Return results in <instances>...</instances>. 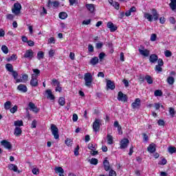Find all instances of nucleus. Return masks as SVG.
Wrapping results in <instances>:
<instances>
[{
	"label": "nucleus",
	"mask_w": 176,
	"mask_h": 176,
	"mask_svg": "<svg viewBox=\"0 0 176 176\" xmlns=\"http://www.w3.org/2000/svg\"><path fill=\"white\" fill-rule=\"evenodd\" d=\"M152 12V14H149V13H144V17L145 19H146L148 20V21H150L151 23V21H157V20H159V13H157V10H156V9L153 8L151 10Z\"/></svg>",
	"instance_id": "nucleus-1"
},
{
	"label": "nucleus",
	"mask_w": 176,
	"mask_h": 176,
	"mask_svg": "<svg viewBox=\"0 0 176 176\" xmlns=\"http://www.w3.org/2000/svg\"><path fill=\"white\" fill-rule=\"evenodd\" d=\"M84 80L85 82V85L87 87H91V83H93V76L91 75V73H86L84 75Z\"/></svg>",
	"instance_id": "nucleus-2"
},
{
	"label": "nucleus",
	"mask_w": 176,
	"mask_h": 176,
	"mask_svg": "<svg viewBox=\"0 0 176 176\" xmlns=\"http://www.w3.org/2000/svg\"><path fill=\"white\" fill-rule=\"evenodd\" d=\"M51 133L54 135L55 140H60V134H58V128L56 124H52L50 127Z\"/></svg>",
	"instance_id": "nucleus-3"
},
{
	"label": "nucleus",
	"mask_w": 176,
	"mask_h": 176,
	"mask_svg": "<svg viewBox=\"0 0 176 176\" xmlns=\"http://www.w3.org/2000/svg\"><path fill=\"white\" fill-rule=\"evenodd\" d=\"M6 69H7V71H8V72H12L14 79H16V78L19 76V73L13 69L12 64L7 63L6 65Z\"/></svg>",
	"instance_id": "nucleus-4"
},
{
	"label": "nucleus",
	"mask_w": 176,
	"mask_h": 176,
	"mask_svg": "<svg viewBox=\"0 0 176 176\" xmlns=\"http://www.w3.org/2000/svg\"><path fill=\"white\" fill-rule=\"evenodd\" d=\"M93 131L95 133H98L100 131V129H101V122L99 119L96 118L94 122H93Z\"/></svg>",
	"instance_id": "nucleus-5"
},
{
	"label": "nucleus",
	"mask_w": 176,
	"mask_h": 176,
	"mask_svg": "<svg viewBox=\"0 0 176 176\" xmlns=\"http://www.w3.org/2000/svg\"><path fill=\"white\" fill-rule=\"evenodd\" d=\"M12 13H14L15 14H20V12H21V4L19 3H15L14 4V8L12 9Z\"/></svg>",
	"instance_id": "nucleus-6"
},
{
	"label": "nucleus",
	"mask_w": 176,
	"mask_h": 176,
	"mask_svg": "<svg viewBox=\"0 0 176 176\" xmlns=\"http://www.w3.org/2000/svg\"><path fill=\"white\" fill-rule=\"evenodd\" d=\"M117 98L118 101H122V102H127V100H129L127 95L123 94L122 91L118 92Z\"/></svg>",
	"instance_id": "nucleus-7"
},
{
	"label": "nucleus",
	"mask_w": 176,
	"mask_h": 176,
	"mask_svg": "<svg viewBox=\"0 0 176 176\" xmlns=\"http://www.w3.org/2000/svg\"><path fill=\"white\" fill-rule=\"evenodd\" d=\"M129 144H130V140H129L127 138H123L120 142V149H126L127 148V146H129Z\"/></svg>",
	"instance_id": "nucleus-8"
},
{
	"label": "nucleus",
	"mask_w": 176,
	"mask_h": 176,
	"mask_svg": "<svg viewBox=\"0 0 176 176\" xmlns=\"http://www.w3.org/2000/svg\"><path fill=\"white\" fill-rule=\"evenodd\" d=\"M28 108L30 111H32V112H34V113H38L39 111H41V109L38 108V107H36L35 104L32 102H30L28 103Z\"/></svg>",
	"instance_id": "nucleus-9"
},
{
	"label": "nucleus",
	"mask_w": 176,
	"mask_h": 176,
	"mask_svg": "<svg viewBox=\"0 0 176 176\" xmlns=\"http://www.w3.org/2000/svg\"><path fill=\"white\" fill-rule=\"evenodd\" d=\"M23 58H28L29 60H32L34 58V51L30 49L25 51L23 54Z\"/></svg>",
	"instance_id": "nucleus-10"
},
{
	"label": "nucleus",
	"mask_w": 176,
	"mask_h": 176,
	"mask_svg": "<svg viewBox=\"0 0 176 176\" xmlns=\"http://www.w3.org/2000/svg\"><path fill=\"white\" fill-rule=\"evenodd\" d=\"M131 105L133 109H140L141 107V99H140V98L135 99L134 102Z\"/></svg>",
	"instance_id": "nucleus-11"
},
{
	"label": "nucleus",
	"mask_w": 176,
	"mask_h": 176,
	"mask_svg": "<svg viewBox=\"0 0 176 176\" xmlns=\"http://www.w3.org/2000/svg\"><path fill=\"white\" fill-rule=\"evenodd\" d=\"M0 144L1 145H2V146H3L6 149H8V151H10V149H12V143L6 140H1Z\"/></svg>",
	"instance_id": "nucleus-12"
},
{
	"label": "nucleus",
	"mask_w": 176,
	"mask_h": 176,
	"mask_svg": "<svg viewBox=\"0 0 176 176\" xmlns=\"http://www.w3.org/2000/svg\"><path fill=\"white\" fill-rule=\"evenodd\" d=\"M142 49H139V53L142 56H144V57H149V54H151V51L149 50L145 49V47L141 46Z\"/></svg>",
	"instance_id": "nucleus-13"
},
{
	"label": "nucleus",
	"mask_w": 176,
	"mask_h": 176,
	"mask_svg": "<svg viewBox=\"0 0 176 176\" xmlns=\"http://www.w3.org/2000/svg\"><path fill=\"white\" fill-rule=\"evenodd\" d=\"M39 83L38 82V78L35 77V76L32 75L31 76V80H30V86L32 87H38Z\"/></svg>",
	"instance_id": "nucleus-14"
},
{
	"label": "nucleus",
	"mask_w": 176,
	"mask_h": 176,
	"mask_svg": "<svg viewBox=\"0 0 176 176\" xmlns=\"http://www.w3.org/2000/svg\"><path fill=\"white\" fill-rule=\"evenodd\" d=\"M107 28H109L110 32H115L118 30V26L113 24L111 21L107 23Z\"/></svg>",
	"instance_id": "nucleus-15"
},
{
	"label": "nucleus",
	"mask_w": 176,
	"mask_h": 176,
	"mask_svg": "<svg viewBox=\"0 0 176 176\" xmlns=\"http://www.w3.org/2000/svg\"><path fill=\"white\" fill-rule=\"evenodd\" d=\"M159 60V56L156 54H153L149 56V61L151 64H155Z\"/></svg>",
	"instance_id": "nucleus-16"
},
{
	"label": "nucleus",
	"mask_w": 176,
	"mask_h": 176,
	"mask_svg": "<svg viewBox=\"0 0 176 176\" xmlns=\"http://www.w3.org/2000/svg\"><path fill=\"white\" fill-rule=\"evenodd\" d=\"M107 89H109L110 90H115L116 86H115V82L111 80H107Z\"/></svg>",
	"instance_id": "nucleus-17"
},
{
	"label": "nucleus",
	"mask_w": 176,
	"mask_h": 176,
	"mask_svg": "<svg viewBox=\"0 0 176 176\" xmlns=\"http://www.w3.org/2000/svg\"><path fill=\"white\" fill-rule=\"evenodd\" d=\"M147 151L149 153H155V152H156V144L154 143L149 144L147 148Z\"/></svg>",
	"instance_id": "nucleus-18"
},
{
	"label": "nucleus",
	"mask_w": 176,
	"mask_h": 176,
	"mask_svg": "<svg viewBox=\"0 0 176 176\" xmlns=\"http://www.w3.org/2000/svg\"><path fill=\"white\" fill-rule=\"evenodd\" d=\"M47 94V98L48 100H56V97L53 95V92H52V89H47L45 91Z\"/></svg>",
	"instance_id": "nucleus-19"
},
{
	"label": "nucleus",
	"mask_w": 176,
	"mask_h": 176,
	"mask_svg": "<svg viewBox=\"0 0 176 176\" xmlns=\"http://www.w3.org/2000/svg\"><path fill=\"white\" fill-rule=\"evenodd\" d=\"M17 89L19 91H21L22 93H27V91H28V88H27V87L25 86V85H23V84H20L18 87H17Z\"/></svg>",
	"instance_id": "nucleus-20"
},
{
	"label": "nucleus",
	"mask_w": 176,
	"mask_h": 176,
	"mask_svg": "<svg viewBox=\"0 0 176 176\" xmlns=\"http://www.w3.org/2000/svg\"><path fill=\"white\" fill-rule=\"evenodd\" d=\"M169 8L173 12H176V0H170Z\"/></svg>",
	"instance_id": "nucleus-21"
},
{
	"label": "nucleus",
	"mask_w": 176,
	"mask_h": 176,
	"mask_svg": "<svg viewBox=\"0 0 176 176\" xmlns=\"http://www.w3.org/2000/svg\"><path fill=\"white\" fill-rule=\"evenodd\" d=\"M21 133H23L21 128H20V126H16L14 132V135H16V137H19L21 135Z\"/></svg>",
	"instance_id": "nucleus-22"
},
{
	"label": "nucleus",
	"mask_w": 176,
	"mask_h": 176,
	"mask_svg": "<svg viewBox=\"0 0 176 176\" xmlns=\"http://www.w3.org/2000/svg\"><path fill=\"white\" fill-rule=\"evenodd\" d=\"M85 7L87 8V10L90 12V13H94V10H96L94 4H86Z\"/></svg>",
	"instance_id": "nucleus-23"
},
{
	"label": "nucleus",
	"mask_w": 176,
	"mask_h": 176,
	"mask_svg": "<svg viewBox=\"0 0 176 176\" xmlns=\"http://www.w3.org/2000/svg\"><path fill=\"white\" fill-rule=\"evenodd\" d=\"M58 17L60 19V20H65V19L68 17V14H67L65 12H61L59 13Z\"/></svg>",
	"instance_id": "nucleus-24"
},
{
	"label": "nucleus",
	"mask_w": 176,
	"mask_h": 176,
	"mask_svg": "<svg viewBox=\"0 0 176 176\" xmlns=\"http://www.w3.org/2000/svg\"><path fill=\"white\" fill-rule=\"evenodd\" d=\"M9 170H11L12 171H14V173H17V170H19V168H17L16 165H14L13 164H10L8 165Z\"/></svg>",
	"instance_id": "nucleus-25"
},
{
	"label": "nucleus",
	"mask_w": 176,
	"mask_h": 176,
	"mask_svg": "<svg viewBox=\"0 0 176 176\" xmlns=\"http://www.w3.org/2000/svg\"><path fill=\"white\" fill-rule=\"evenodd\" d=\"M145 80L148 85H152V83H153V78L150 75L145 76Z\"/></svg>",
	"instance_id": "nucleus-26"
},
{
	"label": "nucleus",
	"mask_w": 176,
	"mask_h": 176,
	"mask_svg": "<svg viewBox=\"0 0 176 176\" xmlns=\"http://www.w3.org/2000/svg\"><path fill=\"white\" fill-rule=\"evenodd\" d=\"M98 63V57H97V56L92 58L89 62L91 65H97Z\"/></svg>",
	"instance_id": "nucleus-27"
},
{
	"label": "nucleus",
	"mask_w": 176,
	"mask_h": 176,
	"mask_svg": "<svg viewBox=\"0 0 176 176\" xmlns=\"http://www.w3.org/2000/svg\"><path fill=\"white\" fill-rule=\"evenodd\" d=\"M166 82L168 85H173L175 82V79L173 76H168L166 79Z\"/></svg>",
	"instance_id": "nucleus-28"
},
{
	"label": "nucleus",
	"mask_w": 176,
	"mask_h": 176,
	"mask_svg": "<svg viewBox=\"0 0 176 176\" xmlns=\"http://www.w3.org/2000/svg\"><path fill=\"white\" fill-rule=\"evenodd\" d=\"M14 124L16 126V127H21V126H24V122H23V120H18L14 121Z\"/></svg>",
	"instance_id": "nucleus-29"
},
{
	"label": "nucleus",
	"mask_w": 176,
	"mask_h": 176,
	"mask_svg": "<svg viewBox=\"0 0 176 176\" xmlns=\"http://www.w3.org/2000/svg\"><path fill=\"white\" fill-rule=\"evenodd\" d=\"M4 108L6 109V111H9L10 108H12V102L7 101L4 103Z\"/></svg>",
	"instance_id": "nucleus-30"
},
{
	"label": "nucleus",
	"mask_w": 176,
	"mask_h": 176,
	"mask_svg": "<svg viewBox=\"0 0 176 176\" xmlns=\"http://www.w3.org/2000/svg\"><path fill=\"white\" fill-rule=\"evenodd\" d=\"M32 71L34 74L32 75H34V78H38V76H41V70L39 69H33Z\"/></svg>",
	"instance_id": "nucleus-31"
},
{
	"label": "nucleus",
	"mask_w": 176,
	"mask_h": 176,
	"mask_svg": "<svg viewBox=\"0 0 176 176\" xmlns=\"http://www.w3.org/2000/svg\"><path fill=\"white\" fill-rule=\"evenodd\" d=\"M54 82H56L57 83L55 91H58L59 93H61V91H63V88L60 87V82L57 80H54Z\"/></svg>",
	"instance_id": "nucleus-32"
},
{
	"label": "nucleus",
	"mask_w": 176,
	"mask_h": 176,
	"mask_svg": "<svg viewBox=\"0 0 176 176\" xmlns=\"http://www.w3.org/2000/svg\"><path fill=\"white\" fill-rule=\"evenodd\" d=\"M58 102L60 107H64V105H65V98L64 97L59 98Z\"/></svg>",
	"instance_id": "nucleus-33"
},
{
	"label": "nucleus",
	"mask_w": 176,
	"mask_h": 176,
	"mask_svg": "<svg viewBox=\"0 0 176 176\" xmlns=\"http://www.w3.org/2000/svg\"><path fill=\"white\" fill-rule=\"evenodd\" d=\"M155 97H162L163 96V91L160 89H157L154 91Z\"/></svg>",
	"instance_id": "nucleus-34"
},
{
	"label": "nucleus",
	"mask_w": 176,
	"mask_h": 176,
	"mask_svg": "<svg viewBox=\"0 0 176 176\" xmlns=\"http://www.w3.org/2000/svg\"><path fill=\"white\" fill-rule=\"evenodd\" d=\"M107 144H109V145L113 144V138L109 134L107 135Z\"/></svg>",
	"instance_id": "nucleus-35"
},
{
	"label": "nucleus",
	"mask_w": 176,
	"mask_h": 176,
	"mask_svg": "<svg viewBox=\"0 0 176 176\" xmlns=\"http://www.w3.org/2000/svg\"><path fill=\"white\" fill-rule=\"evenodd\" d=\"M45 58V52L40 51L37 53V58L38 60H42V58Z\"/></svg>",
	"instance_id": "nucleus-36"
},
{
	"label": "nucleus",
	"mask_w": 176,
	"mask_h": 176,
	"mask_svg": "<svg viewBox=\"0 0 176 176\" xmlns=\"http://www.w3.org/2000/svg\"><path fill=\"white\" fill-rule=\"evenodd\" d=\"M90 164H93L94 166H97L98 164V160L97 158H91L90 160Z\"/></svg>",
	"instance_id": "nucleus-37"
},
{
	"label": "nucleus",
	"mask_w": 176,
	"mask_h": 176,
	"mask_svg": "<svg viewBox=\"0 0 176 176\" xmlns=\"http://www.w3.org/2000/svg\"><path fill=\"white\" fill-rule=\"evenodd\" d=\"M55 173H59V174H64V169L60 166H58L55 168Z\"/></svg>",
	"instance_id": "nucleus-38"
},
{
	"label": "nucleus",
	"mask_w": 176,
	"mask_h": 176,
	"mask_svg": "<svg viewBox=\"0 0 176 176\" xmlns=\"http://www.w3.org/2000/svg\"><path fill=\"white\" fill-rule=\"evenodd\" d=\"M1 50L4 54H8V53H9V49L6 45H2Z\"/></svg>",
	"instance_id": "nucleus-39"
},
{
	"label": "nucleus",
	"mask_w": 176,
	"mask_h": 176,
	"mask_svg": "<svg viewBox=\"0 0 176 176\" xmlns=\"http://www.w3.org/2000/svg\"><path fill=\"white\" fill-rule=\"evenodd\" d=\"M65 143L66 144L67 146H72V140L69 138H67L65 140Z\"/></svg>",
	"instance_id": "nucleus-40"
},
{
	"label": "nucleus",
	"mask_w": 176,
	"mask_h": 176,
	"mask_svg": "<svg viewBox=\"0 0 176 176\" xmlns=\"http://www.w3.org/2000/svg\"><path fill=\"white\" fill-rule=\"evenodd\" d=\"M96 146H97L96 144H93L91 143H89L88 144V149H89L90 151H96Z\"/></svg>",
	"instance_id": "nucleus-41"
},
{
	"label": "nucleus",
	"mask_w": 176,
	"mask_h": 176,
	"mask_svg": "<svg viewBox=\"0 0 176 176\" xmlns=\"http://www.w3.org/2000/svg\"><path fill=\"white\" fill-rule=\"evenodd\" d=\"M54 54H56V51H54L53 49H51L48 52V56L50 58L54 57Z\"/></svg>",
	"instance_id": "nucleus-42"
},
{
	"label": "nucleus",
	"mask_w": 176,
	"mask_h": 176,
	"mask_svg": "<svg viewBox=\"0 0 176 176\" xmlns=\"http://www.w3.org/2000/svg\"><path fill=\"white\" fill-rule=\"evenodd\" d=\"M168 152L170 153V155H173V153H176V148L175 146H170L168 148Z\"/></svg>",
	"instance_id": "nucleus-43"
},
{
	"label": "nucleus",
	"mask_w": 176,
	"mask_h": 176,
	"mask_svg": "<svg viewBox=\"0 0 176 176\" xmlns=\"http://www.w3.org/2000/svg\"><path fill=\"white\" fill-rule=\"evenodd\" d=\"M12 60H17V55L16 54H12L11 56L7 58V61L10 62L12 61Z\"/></svg>",
	"instance_id": "nucleus-44"
},
{
	"label": "nucleus",
	"mask_w": 176,
	"mask_h": 176,
	"mask_svg": "<svg viewBox=\"0 0 176 176\" xmlns=\"http://www.w3.org/2000/svg\"><path fill=\"white\" fill-rule=\"evenodd\" d=\"M17 109H19V107H17V105H14L12 108L10 109V112L11 113H16V112H17Z\"/></svg>",
	"instance_id": "nucleus-45"
},
{
	"label": "nucleus",
	"mask_w": 176,
	"mask_h": 176,
	"mask_svg": "<svg viewBox=\"0 0 176 176\" xmlns=\"http://www.w3.org/2000/svg\"><path fill=\"white\" fill-rule=\"evenodd\" d=\"M138 80L140 82V85L144 83V82H145V76L142 75L139 76Z\"/></svg>",
	"instance_id": "nucleus-46"
},
{
	"label": "nucleus",
	"mask_w": 176,
	"mask_h": 176,
	"mask_svg": "<svg viewBox=\"0 0 176 176\" xmlns=\"http://www.w3.org/2000/svg\"><path fill=\"white\" fill-rule=\"evenodd\" d=\"M158 164H160V166H165V164H167V160H166V158H163L158 162Z\"/></svg>",
	"instance_id": "nucleus-47"
},
{
	"label": "nucleus",
	"mask_w": 176,
	"mask_h": 176,
	"mask_svg": "<svg viewBox=\"0 0 176 176\" xmlns=\"http://www.w3.org/2000/svg\"><path fill=\"white\" fill-rule=\"evenodd\" d=\"M111 6H113L114 8H116V10H119V9H120V4H119L116 1H115L114 3H113V5Z\"/></svg>",
	"instance_id": "nucleus-48"
},
{
	"label": "nucleus",
	"mask_w": 176,
	"mask_h": 176,
	"mask_svg": "<svg viewBox=\"0 0 176 176\" xmlns=\"http://www.w3.org/2000/svg\"><path fill=\"white\" fill-rule=\"evenodd\" d=\"M169 113L172 116V118H174L175 115V111L174 110V108L173 107L169 108Z\"/></svg>",
	"instance_id": "nucleus-49"
},
{
	"label": "nucleus",
	"mask_w": 176,
	"mask_h": 176,
	"mask_svg": "<svg viewBox=\"0 0 176 176\" xmlns=\"http://www.w3.org/2000/svg\"><path fill=\"white\" fill-rule=\"evenodd\" d=\"M157 38V35H156V34H152L150 38V41H151V42H155Z\"/></svg>",
	"instance_id": "nucleus-50"
},
{
	"label": "nucleus",
	"mask_w": 176,
	"mask_h": 176,
	"mask_svg": "<svg viewBox=\"0 0 176 176\" xmlns=\"http://www.w3.org/2000/svg\"><path fill=\"white\" fill-rule=\"evenodd\" d=\"M164 54L165 57H171V56H173V52L170 50H166Z\"/></svg>",
	"instance_id": "nucleus-51"
},
{
	"label": "nucleus",
	"mask_w": 176,
	"mask_h": 176,
	"mask_svg": "<svg viewBox=\"0 0 176 176\" xmlns=\"http://www.w3.org/2000/svg\"><path fill=\"white\" fill-rule=\"evenodd\" d=\"M37 123H38V121H36V120H33L31 124V129H36Z\"/></svg>",
	"instance_id": "nucleus-52"
},
{
	"label": "nucleus",
	"mask_w": 176,
	"mask_h": 176,
	"mask_svg": "<svg viewBox=\"0 0 176 176\" xmlns=\"http://www.w3.org/2000/svg\"><path fill=\"white\" fill-rule=\"evenodd\" d=\"M155 71H157V72H162L163 71V68H162V66L157 65H155Z\"/></svg>",
	"instance_id": "nucleus-53"
},
{
	"label": "nucleus",
	"mask_w": 176,
	"mask_h": 176,
	"mask_svg": "<svg viewBox=\"0 0 176 176\" xmlns=\"http://www.w3.org/2000/svg\"><path fill=\"white\" fill-rule=\"evenodd\" d=\"M88 52L89 53H93L94 52V47L91 44L88 45Z\"/></svg>",
	"instance_id": "nucleus-54"
},
{
	"label": "nucleus",
	"mask_w": 176,
	"mask_h": 176,
	"mask_svg": "<svg viewBox=\"0 0 176 176\" xmlns=\"http://www.w3.org/2000/svg\"><path fill=\"white\" fill-rule=\"evenodd\" d=\"M22 80L23 83H26L28 81V76L27 74L22 75Z\"/></svg>",
	"instance_id": "nucleus-55"
},
{
	"label": "nucleus",
	"mask_w": 176,
	"mask_h": 176,
	"mask_svg": "<svg viewBox=\"0 0 176 176\" xmlns=\"http://www.w3.org/2000/svg\"><path fill=\"white\" fill-rule=\"evenodd\" d=\"M142 136H143V141L144 142H148L149 140V137L148 136V135L146 133H143Z\"/></svg>",
	"instance_id": "nucleus-56"
},
{
	"label": "nucleus",
	"mask_w": 176,
	"mask_h": 176,
	"mask_svg": "<svg viewBox=\"0 0 176 176\" xmlns=\"http://www.w3.org/2000/svg\"><path fill=\"white\" fill-rule=\"evenodd\" d=\"M98 57H99V60H100V61H102V60H104V58H105V53H104V52H100V53L99 54Z\"/></svg>",
	"instance_id": "nucleus-57"
},
{
	"label": "nucleus",
	"mask_w": 176,
	"mask_h": 176,
	"mask_svg": "<svg viewBox=\"0 0 176 176\" xmlns=\"http://www.w3.org/2000/svg\"><path fill=\"white\" fill-rule=\"evenodd\" d=\"M116 171L113 170V169H110L109 172V176H116Z\"/></svg>",
	"instance_id": "nucleus-58"
},
{
	"label": "nucleus",
	"mask_w": 176,
	"mask_h": 176,
	"mask_svg": "<svg viewBox=\"0 0 176 176\" xmlns=\"http://www.w3.org/2000/svg\"><path fill=\"white\" fill-rule=\"evenodd\" d=\"M74 155L76 156H79V145H78L74 149Z\"/></svg>",
	"instance_id": "nucleus-59"
},
{
	"label": "nucleus",
	"mask_w": 176,
	"mask_h": 176,
	"mask_svg": "<svg viewBox=\"0 0 176 176\" xmlns=\"http://www.w3.org/2000/svg\"><path fill=\"white\" fill-rule=\"evenodd\" d=\"M52 6H53V8L56 9V8H58V6H60V3H58V1H53Z\"/></svg>",
	"instance_id": "nucleus-60"
},
{
	"label": "nucleus",
	"mask_w": 176,
	"mask_h": 176,
	"mask_svg": "<svg viewBox=\"0 0 176 176\" xmlns=\"http://www.w3.org/2000/svg\"><path fill=\"white\" fill-rule=\"evenodd\" d=\"M102 46H104V44L102 43H97L96 44V49H102Z\"/></svg>",
	"instance_id": "nucleus-61"
},
{
	"label": "nucleus",
	"mask_w": 176,
	"mask_h": 176,
	"mask_svg": "<svg viewBox=\"0 0 176 176\" xmlns=\"http://www.w3.org/2000/svg\"><path fill=\"white\" fill-rule=\"evenodd\" d=\"M6 19L8 20H13L14 19V16L12 14H8L6 15Z\"/></svg>",
	"instance_id": "nucleus-62"
},
{
	"label": "nucleus",
	"mask_w": 176,
	"mask_h": 176,
	"mask_svg": "<svg viewBox=\"0 0 176 176\" xmlns=\"http://www.w3.org/2000/svg\"><path fill=\"white\" fill-rule=\"evenodd\" d=\"M158 65L163 67L164 65V62H163V59L159 58L157 60Z\"/></svg>",
	"instance_id": "nucleus-63"
},
{
	"label": "nucleus",
	"mask_w": 176,
	"mask_h": 176,
	"mask_svg": "<svg viewBox=\"0 0 176 176\" xmlns=\"http://www.w3.org/2000/svg\"><path fill=\"white\" fill-rule=\"evenodd\" d=\"M157 124H158V126H164L165 124L164 120L160 119L157 121Z\"/></svg>",
	"instance_id": "nucleus-64"
}]
</instances>
